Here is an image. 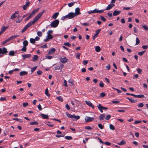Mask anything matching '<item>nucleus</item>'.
Listing matches in <instances>:
<instances>
[{
    "label": "nucleus",
    "mask_w": 148,
    "mask_h": 148,
    "mask_svg": "<svg viewBox=\"0 0 148 148\" xmlns=\"http://www.w3.org/2000/svg\"><path fill=\"white\" fill-rule=\"evenodd\" d=\"M45 11L44 10L42 12H40L37 14L34 18L33 21H30L21 30L22 33H23L29 27L32 25H33L39 19L41 18L43 14Z\"/></svg>",
    "instance_id": "f257e3e1"
},
{
    "label": "nucleus",
    "mask_w": 148,
    "mask_h": 148,
    "mask_svg": "<svg viewBox=\"0 0 148 148\" xmlns=\"http://www.w3.org/2000/svg\"><path fill=\"white\" fill-rule=\"evenodd\" d=\"M80 14V9L78 7L75 9V12L74 13L71 12L67 15H65V18L72 19Z\"/></svg>",
    "instance_id": "f03ea898"
},
{
    "label": "nucleus",
    "mask_w": 148,
    "mask_h": 148,
    "mask_svg": "<svg viewBox=\"0 0 148 148\" xmlns=\"http://www.w3.org/2000/svg\"><path fill=\"white\" fill-rule=\"evenodd\" d=\"M59 23V20H56L51 23L50 26L51 27H56L57 26Z\"/></svg>",
    "instance_id": "7ed1b4c3"
},
{
    "label": "nucleus",
    "mask_w": 148,
    "mask_h": 148,
    "mask_svg": "<svg viewBox=\"0 0 148 148\" xmlns=\"http://www.w3.org/2000/svg\"><path fill=\"white\" fill-rule=\"evenodd\" d=\"M18 35H14L11 36L10 37L7 39L6 40H5L3 42V44H5L7 42H9L10 40H12L14 38L18 37Z\"/></svg>",
    "instance_id": "20e7f679"
},
{
    "label": "nucleus",
    "mask_w": 148,
    "mask_h": 148,
    "mask_svg": "<svg viewBox=\"0 0 148 148\" xmlns=\"http://www.w3.org/2000/svg\"><path fill=\"white\" fill-rule=\"evenodd\" d=\"M39 9V8H38L37 9L34 10L33 11H32V12L29 14V16L31 18H32L33 16H34L35 14L38 12Z\"/></svg>",
    "instance_id": "39448f33"
},
{
    "label": "nucleus",
    "mask_w": 148,
    "mask_h": 148,
    "mask_svg": "<svg viewBox=\"0 0 148 148\" xmlns=\"http://www.w3.org/2000/svg\"><path fill=\"white\" fill-rule=\"evenodd\" d=\"M94 118L90 117L89 116H86L85 119L86 122H88L93 121L94 120Z\"/></svg>",
    "instance_id": "423d86ee"
},
{
    "label": "nucleus",
    "mask_w": 148,
    "mask_h": 148,
    "mask_svg": "<svg viewBox=\"0 0 148 148\" xmlns=\"http://www.w3.org/2000/svg\"><path fill=\"white\" fill-rule=\"evenodd\" d=\"M8 52L7 49L3 47L2 49L0 48V54H6Z\"/></svg>",
    "instance_id": "0eeeda50"
},
{
    "label": "nucleus",
    "mask_w": 148,
    "mask_h": 148,
    "mask_svg": "<svg viewBox=\"0 0 148 148\" xmlns=\"http://www.w3.org/2000/svg\"><path fill=\"white\" fill-rule=\"evenodd\" d=\"M100 29H98L95 31V33L93 37V39L94 40L98 36V34L101 31Z\"/></svg>",
    "instance_id": "6e6552de"
},
{
    "label": "nucleus",
    "mask_w": 148,
    "mask_h": 148,
    "mask_svg": "<svg viewBox=\"0 0 148 148\" xmlns=\"http://www.w3.org/2000/svg\"><path fill=\"white\" fill-rule=\"evenodd\" d=\"M95 13H101L102 12H103L104 10H99L97 8H95L94 10Z\"/></svg>",
    "instance_id": "1a4fd4ad"
},
{
    "label": "nucleus",
    "mask_w": 148,
    "mask_h": 148,
    "mask_svg": "<svg viewBox=\"0 0 148 148\" xmlns=\"http://www.w3.org/2000/svg\"><path fill=\"white\" fill-rule=\"evenodd\" d=\"M114 4L110 3L108 5L105 9H103V10H104V11L105 10H110L114 6Z\"/></svg>",
    "instance_id": "9d476101"
},
{
    "label": "nucleus",
    "mask_w": 148,
    "mask_h": 148,
    "mask_svg": "<svg viewBox=\"0 0 148 148\" xmlns=\"http://www.w3.org/2000/svg\"><path fill=\"white\" fill-rule=\"evenodd\" d=\"M86 104L89 106L91 107L92 108H94V106L92 104V103L90 101H85Z\"/></svg>",
    "instance_id": "9b49d317"
},
{
    "label": "nucleus",
    "mask_w": 148,
    "mask_h": 148,
    "mask_svg": "<svg viewBox=\"0 0 148 148\" xmlns=\"http://www.w3.org/2000/svg\"><path fill=\"white\" fill-rule=\"evenodd\" d=\"M121 12L120 10H115L113 12V15L114 16H116L120 14Z\"/></svg>",
    "instance_id": "f8f14e48"
},
{
    "label": "nucleus",
    "mask_w": 148,
    "mask_h": 148,
    "mask_svg": "<svg viewBox=\"0 0 148 148\" xmlns=\"http://www.w3.org/2000/svg\"><path fill=\"white\" fill-rule=\"evenodd\" d=\"M22 56L23 57V60H24L25 58H27L30 57L31 56V55L30 54H26L23 55Z\"/></svg>",
    "instance_id": "ddd939ff"
},
{
    "label": "nucleus",
    "mask_w": 148,
    "mask_h": 148,
    "mask_svg": "<svg viewBox=\"0 0 148 148\" xmlns=\"http://www.w3.org/2000/svg\"><path fill=\"white\" fill-rule=\"evenodd\" d=\"M80 118V116H75L73 115V118L72 119L73 121H75L79 119Z\"/></svg>",
    "instance_id": "4468645a"
},
{
    "label": "nucleus",
    "mask_w": 148,
    "mask_h": 148,
    "mask_svg": "<svg viewBox=\"0 0 148 148\" xmlns=\"http://www.w3.org/2000/svg\"><path fill=\"white\" fill-rule=\"evenodd\" d=\"M97 107L98 108V109L100 110V112L101 113H102L103 112V106H101L100 104H99L97 106Z\"/></svg>",
    "instance_id": "2eb2a0df"
},
{
    "label": "nucleus",
    "mask_w": 148,
    "mask_h": 148,
    "mask_svg": "<svg viewBox=\"0 0 148 148\" xmlns=\"http://www.w3.org/2000/svg\"><path fill=\"white\" fill-rule=\"evenodd\" d=\"M30 3L28 2L26 3V4L23 6V9L24 10H25L27 7L29 6Z\"/></svg>",
    "instance_id": "dca6fc26"
},
{
    "label": "nucleus",
    "mask_w": 148,
    "mask_h": 148,
    "mask_svg": "<svg viewBox=\"0 0 148 148\" xmlns=\"http://www.w3.org/2000/svg\"><path fill=\"white\" fill-rule=\"evenodd\" d=\"M16 53V52L11 50L9 52L8 54L10 56H14L15 55V54Z\"/></svg>",
    "instance_id": "f3484780"
},
{
    "label": "nucleus",
    "mask_w": 148,
    "mask_h": 148,
    "mask_svg": "<svg viewBox=\"0 0 148 148\" xmlns=\"http://www.w3.org/2000/svg\"><path fill=\"white\" fill-rule=\"evenodd\" d=\"M56 51V49L54 48H53L51 49V50L49 51L48 52V54H53Z\"/></svg>",
    "instance_id": "a211bd4d"
},
{
    "label": "nucleus",
    "mask_w": 148,
    "mask_h": 148,
    "mask_svg": "<svg viewBox=\"0 0 148 148\" xmlns=\"http://www.w3.org/2000/svg\"><path fill=\"white\" fill-rule=\"evenodd\" d=\"M40 115L44 119H49V117L47 115H45L42 114H40Z\"/></svg>",
    "instance_id": "6ab92c4d"
},
{
    "label": "nucleus",
    "mask_w": 148,
    "mask_h": 148,
    "mask_svg": "<svg viewBox=\"0 0 148 148\" xmlns=\"http://www.w3.org/2000/svg\"><path fill=\"white\" fill-rule=\"evenodd\" d=\"M105 117V116L104 114H101L99 117V119L101 120H104Z\"/></svg>",
    "instance_id": "aec40b11"
},
{
    "label": "nucleus",
    "mask_w": 148,
    "mask_h": 148,
    "mask_svg": "<svg viewBox=\"0 0 148 148\" xmlns=\"http://www.w3.org/2000/svg\"><path fill=\"white\" fill-rule=\"evenodd\" d=\"M68 83H69V85L70 86L73 85V81L72 79H70L68 80Z\"/></svg>",
    "instance_id": "412c9836"
},
{
    "label": "nucleus",
    "mask_w": 148,
    "mask_h": 148,
    "mask_svg": "<svg viewBox=\"0 0 148 148\" xmlns=\"http://www.w3.org/2000/svg\"><path fill=\"white\" fill-rule=\"evenodd\" d=\"M58 14L59 13L58 12H57L55 13L52 16L53 18L55 19H56L58 16Z\"/></svg>",
    "instance_id": "4be33fe9"
},
{
    "label": "nucleus",
    "mask_w": 148,
    "mask_h": 148,
    "mask_svg": "<svg viewBox=\"0 0 148 148\" xmlns=\"http://www.w3.org/2000/svg\"><path fill=\"white\" fill-rule=\"evenodd\" d=\"M95 50L96 52H98L100 51L101 48L99 46H96L95 47Z\"/></svg>",
    "instance_id": "5701e85b"
},
{
    "label": "nucleus",
    "mask_w": 148,
    "mask_h": 148,
    "mask_svg": "<svg viewBox=\"0 0 148 148\" xmlns=\"http://www.w3.org/2000/svg\"><path fill=\"white\" fill-rule=\"evenodd\" d=\"M135 97L136 98H142L144 97V95L142 94H140L138 95H135Z\"/></svg>",
    "instance_id": "b1692460"
},
{
    "label": "nucleus",
    "mask_w": 148,
    "mask_h": 148,
    "mask_svg": "<svg viewBox=\"0 0 148 148\" xmlns=\"http://www.w3.org/2000/svg\"><path fill=\"white\" fill-rule=\"evenodd\" d=\"M20 75L21 76H23L27 74V72L26 71H21L20 73Z\"/></svg>",
    "instance_id": "393cba45"
},
{
    "label": "nucleus",
    "mask_w": 148,
    "mask_h": 148,
    "mask_svg": "<svg viewBox=\"0 0 148 148\" xmlns=\"http://www.w3.org/2000/svg\"><path fill=\"white\" fill-rule=\"evenodd\" d=\"M126 99L129 100V101L132 103H134L136 102V101L132 98H130L129 97H127Z\"/></svg>",
    "instance_id": "a878e982"
},
{
    "label": "nucleus",
    "mask_w": 148,
    "mask_h": 148,
    "mask_svg": "<svg viewBox=\"0 0 148 148\" xmlns=\"http://www.w3.org/2000/svg\"><path fill=\"white\" fill-rule=\"evenodd\" d=\"M8 26L6 27L5 26H3L1 28V31L3 32L8 28Z\"/></svg>",
    "instance_id": "bb28decb"
},
{
    "label": "nucleus",
    "mask_w": 148,
    "mask_h": 148,
    "mask_svg": "<svg viewBox=\"0 0 148 148\" xmlns=\"http://www.w3.org/2000/svg\"><path fill=\"white\" fill-rule=\"evenodd\" d=\"M66 115L69 118L72 119L73 116V115H71L68 112H66Z\"/></svg>",
    "instance_id": "cd10ccee"
},
{
    "label": "nucleus",
    "mask_w": 148,
    "mask_h": 148,
    "mask_svg": "<svg viewBox=\"0 0 148 148\" xmlns=\"http://www.w3.org/2000/svg\"><path fill=\"white\" fill-rule=\"evenodd\" d=\"M126 142L125 141L122 140L120 143H118V144L119 145H122L125 144Z\"/></svg>",
    "instance_id": "c85d7f7f"
},
{
    "label": "nucleus",
    "mask_w": 148,
    "mask_h": 148,
    "mask_svg": "<svg viewBox=\"0 0 148 148\" xmlns=\"http://www.w3.org/2000/svg\"><path fill=\"white\" fill-rule=\"evenodd\" d=\"M28 42L27 40H25L23 42V46L26 47L28 45Z\"/></svg>",
    "instance_id": "c756f323"
},
{
    "label": "nucleus",
    "mask_w": 148,
    "mask_h": 148,
    "mask_svg": "<svg viewBox=\"0 0 148 148\" xmlns=\"http://www.w3.org/2000/svg\"><path fill=\"white\" fill-rule=\"evenodd\" d=\"M45 94L48 97H49L50 95V94H49L48 90L47 88H46L45 89Z\"/></svg>",
    "instance_id": "7c9ffc66"
},
{
    "label": "nucleus",
    "mask_w": 148,
    "mask_h": 148,
    "mask_svg": "<svg viewBox=\"0 0 148 148\" xmlns=\"http://www.w3.org/2000/svg\"><path fill=\"white\" fill-rule=\"evenodd\" d=\"M13 120H16L19 122H23V120L22 119L18 118H13Z\"/></svg>",
    "instance_id": "2f4dec72"
},
{
    "label": "nucleus",
    "mask_w": 148,
    "mask_h": 148,
    "mask_svg": "<svg viewBox=\"0 0 148 148\" xmlns=\"http://www.w3.org/2000/svg\"><path fill=\"white\" fill-rule=\"evenodd\" d=\"M110 129L112 130H114L115 129L114 126L112 124L110 125Z\"/></svg>",
    "instance_id": "473e14b6"
},
{
    "label": "nucleus",
    "mask_w": 148,
    "mask_h": 148,
    "mask_svg": "<svg viewBox=\"0 0 148 148\" xmlns=\"http://www.w3.org/2000/svg\"><path fill=\"white\" fill-rule=\"evenodd\" d=\"M38 124V123L36 121H34L30 123V124L31 125H37Z\"/></svg>",
    "instance_id": "72a5a7b5"
},
{
    "label": "nucleus",
    "mask_w": 148,
    "mask_h": 148,
    "mask_svg": "<svg viewBox=\"0 0 148 148\" xmlns=\"http://www.w3.org/2000/svg\"><path fill=\"white\" fill-rule=\"evenodd\" d=\"M73 138L72 137L70 136H66L65 139L67 140H71Z\"/></svg>",
    "instance_id": "f704fd0d"
},
{
    "label": "nucleus",
    "mask_w": 148,
    "mask_h": 148,
    "mask_svg": "<svg viewBox=\"0 0 148 148\" xmlns=\"http://www.w3.org/2000/svg\"><path fill=\"white\" fill-rule=\"evenodd\" d=\"M140 41L139 39L138 38H136V45H138L140 43Z\"/></svg>",
    "instance_id": "c9c22d12"
},
{
    "label": "nucleus",
    "mask_w": 148,
    "mask_h": 148,
    "mask_svg": "<svg viewBox=\"0 0 148 148\" xmlns=\"http://www.w3.org/2000/svg\"><path fill=\"white\" fill-rule=\"evenodd\" d=\"M81 55V53H77L76 58L77 59H79Z\"/></svg>",
    "instance_id": "e433bc0d"
},
{
    "label": "nucleus",
    "mask_w": 148,
    "mask_h": 148,
    "mask_svg": "<svg viewBox=\"0 0 148 148\" xmlns=\"http://www.w3.org/2000/svg\"><path fill=\"white\" fill-rule=\"evenodd\" d=\"M145 52V51H143L141 52H138V54L140 56H142L144 53Z\"/></svg>",
    "instance_id": "4c0bfd02"
},
{
    "label": "nucleus",
    "mask_w": 148,
    "mask_h": 148,
    "mask_svg": "<svg viewBox=\"0 0 148 148\" xmlns=\"http://www.w3.org/2000/svg\"><path fill=\"white\" fill-rule=\"evenodd\" d=\"M35 39H33L32 38H31L30 39V42L32 43V44H34L35 43Z\"/></svg>",
    "instance_id": "58836bf2"
},
{
    "label": "nucleus",
    "mask_w": 148,
    "mask_h": 148,
    "mask_svg": "<svg viewBox=\"0 0 148 148\" xmlns=\"http://www.w3.org/2000/svg\"><path fill=\"white\" fill-rule=\"evenodd\" d=\"M38 56L36 55H34V56L33 60V61H36L38 60Z\"/></svg>",
    "instance_id": "ea45409f"
},
{
    "label": "nucleus",
    "mask_w": 148,
    "mask_h": 148,
    "mask_svg": "<svg viewBox=\"0 0 148 148\" xmlns=\"http://www.w3.org/2000/svg\"><path fill=\"white\" fill-rule=\"evenodd\" d=\"M47 38L49 39H51L53 38V36L50 34H47Z\"/></svg>",
    "instance_id": "a19ab883"
},
{
    "label": "nucleus",
    "mask_w": 148,
    "mask_h": 148,
    "mask_svg": "<svg viewBox=\"0 0 148 148\" xmlns=\"http://www.w3.org/2000/svg\"><path fill=\"white\" fill-rule=\"evenodd\" d=\"M57 99L60 101H62L63 99V98L61 96H59L56 97Z\"/></svg>",
    "instance_id": "79ce46f5"
},
{
    "label": "nucleus",
    "mask_w": 148,
    "mask_h": 148,
    "mask_svg": "<svg viewBox=\"0 0 148 148\" xmlns=\"http://www.w3.org/2000/svg\"><path fill=\"white\" fill-rule=\"evenodd\" d=\"M26 47L23 46V48H22L21 49V50L23 51L26 52Z\"/></svg>",
    "instance_id": "37998d69"
},
{
    "label": "nucleus",
    "mask_w": 148,
    "mask_h": 148,
    "mask_svg": "<svg viewBox=\"0 0 148 148\" xmlns=\"http://www.w3.org/2000/svg\"><path fill=\"white\" fill-rule=\"evenodd\" d=\"M137 71L138 73L140 74L142 72V70L140 68H138L137 69Z\"/></svg>",
    "instance_id": "c03bdc74"
},
{
    "label": "nucleus",
    "mask_w": 148,
    "mask_h": 148,
    "mask_svg": "<svg viewBox=\"0 0 148 148\" xmlns=\"http://www.w3.org/2000/svg\"><path fill=\"white\" fill-rule=\"evenodd\" d=\"M37 66H35L34 67L32 68L31 71L32 73H33L34 71L37 69Z\"/></svg>",
    "instance_id": "a18cd8bd"
},
{
    "label": "nucleus",
    "mask_w": 148,
    "mask_h": 148,
    "mask_svg": "<svg viewBox=\"0 0 148 148\" xmlns=\"http://www.w3.org/2000/svg\"><path fill=\"white\" fill-rule=\"evenodd\" d=\"M75 3L73 2H71L70 3H69L68 4V5L69 7H71L73 6L74 4Z\"/></svg>",
    "instance_id": "49530a36"
},
{
    "label": "nucleus",
    "mask_w": 148,
    "mask_h": 148,
    "mask_svg": "<svg viewBox=\"0 0 148 148\" xmlns=\"http://www.w3.org/2000/svg\"><path fill=\"white\" fill-rule=\"evenodd\" d=\"M16 17V16L15 14H13L12 15L11 17H10V19L12 20L14 19Z\"/></svg>",
    "instance_id": "de8ad7c7"
},
{
    "label": "nucleus",
    "mask_w": 148,
    "mask_h": 148,
    "mask_svg": "<svg viewBox=\"0 0 148 148\" xmlns=\"http://www.w3.org/2000/svg\"><path fill=\"white\" fill-rule=\"evenodd\" d=\"M100 17L102 21H105L106 20V19L105 18V17L102 16H100Z\"/></svg>",
    "instance_id": "09e8293b"
},
{
    "label": "nucleus",
    "mask_w": 148,
    "mask_h": 148,
    "mask_svg": "<svg viewBox=\"0 0 148 148\" xmlns=\"http://www.w3.org/2000/svg\"><path fill=\"white\" fill-rule=\"evenodd\" d=\"M138 106L139 108H142L144 106V104L143 103H140L138 105Z\"/></svg>",
    "instance_id": "8fccbe9b"
},
{
    "label": "nucleus",
    "mask_w": 148,
    "mask_h": 148,
    "mask_svg": "<svg viewBox=\"0 0 148 148\" xmlns=\"http://www.w3.org/2000/svg\"><path fill=\"white\" fill-rule=\"evenodd\" d=\"M37 34L40 37L42 36V33L40 31H38L37 32Z\"/></svg>",
    "instance_id": "3c124183"
},
{
    "label": "nucleus",
    "mask_w": 148,
    "mask_h": 148,
    "mask_svg": "<svg viewBox=\"0 0 148 148\" xmlns=\"http://www.w3.org/2000/svg\"><path fill=\"white\" fill-rule=\"evenodd\" d=\"M98 126L101 129H102L103 128V126L101 124H99Z\"/></svg>",
    "instance_id": "603ef678"
},
{
    "label": "nucleus",
    "mask_w": 148,
    "mask_h": 148,
    "mask_svg": "<svg viewBox=\"0 0 148 148\" xmlns=\"http://www.w3.org/2000/svg\"><path fill=\"white\" fill-rule=\"evenodd\" d=\"M28 106V103H23V106L24 107H26L27 106Z\"/></svg>",
    "instance_id": "864d4df0"
},
{
    "label": "nucleus",
    "mask_w": 148,
    "mask_h": 148,
    "mask_svg": "<svg viewBox=\"0 0 148 148\" xmlns=\"http://www.w3.org/2000/svg\"><path fill=\"white\" fill-rule=\"evenodd\" d=\"M111 117V116L110 115H108L106 116V119L107 120H109Z\"/></svg>",
    "instance_id": "5fc2aeb1"
},
{
    "label": "nucleus",
    "mask_w": 148,
    "mask_h": 148,
    "mask_svg": "<svg viewBox=\"0 0 148 148\" xmlns=\"http://www.w3.org/2000/svg\"><path fill=\"white\" fill-rule=\"evenodd\" d=\"M65 107L68 110H69L70 109V107L69 106L68 104H66L65 105Z\"/></svg>",
    "instance_id": "6e6d98bb"
},
{
    "label": "nucleus",
    "mask_w": 148,
    "mask_h": 148,
    "mask_svg": "<svg viewBox=\"0 0 148 148\" xmlns=\"http://www.w3.org/2000/svg\"><path fill=\"white\" fill-rule=\"evenodd\" d=\"M138 74H136L135 75H134L133 78L134 79H135L138 78Z\"/></svg>",
    "instance_id": "4d7b16f0"
},
{
    "label": "nucleus",
    "mask_w": 148,
    "mask_h": 148,
    "mask_svg": "<svg viewBox=\"0 0 148 148\" xmlns=\"http://www.w3.org/2000/svg\"><path fill=\"white\" fill-rule=\"evenodd\" d=\"M85 129L88 130H90L92 129V128L90 126H86L85 127Z\"/></svg>",
    "instance_id": "13d9d810"
},
{
    "label": "nucleus",
    "mask_w": 148,
    "mask_h": 148,
    "mask_svg": "<svg viewBox=\"0 0 148 148\" xmlns=\"http://www.w3.org/2000/svg\"><path fill=\"white\" fill-rule=\"evenodd\" d=\"M142 27L144 28V29L145 30H148V27L146 25H143Z\"/></svg>",
    "instance_id": "bf43d9fd"
},
{
    "label": "nucleus",
    "mask_w": 148,
    "mask_h": 148,
    "mask_svg": "<svg viewBox=\"0 0 148 148\" xmlns=\"http://www.w3.org/2000/svg\"><path fill=\"white\" fill-rule=\"evenodd\" d=\"M99 86L101 87H102L103 86H104V84H103V82H100V83H99Z\"/></svg>",
    "instance_id": "052dcab7"
},
{
    "label": "nucleus",
    "mask_w": 148,
    "mask_h": 148,
    "mask_svg": "<svg viewBox=\"0 0 148 148\" xmlns=\"http://www.w3.org/2000/svg\"><path fill=\"white\" fill-rule=\"evenodd\" d=\"M142 122V121H136L134 122V123L135 124H137L138 123H141Z\"/></svg>",
    "instance_id": "680f3d73"
},
{
    "label": "nucleus",
    "mask_w": 148,
    "mask_h": 148,
    "mask_svg": "<svg viewBox=\"0 0 148 148\" xmlns=\"http://www.w3.org/2000/svg\"><path fill=\"white\" fill-rule=\"evenodd\" d=\"M55 69L58 70L60 69V66H59L56 65L54 66Z\"/></svg>",
    "instance_id": "e2e57ef3"
},
{
    "label": "nucleus",
    "mask_w": 148,
    "mask_h": 148,
    "mask_svg": "<svg viewBox=\"0 0 148 148\" xmlns=\"http://www.w3.org/2000/svg\"><path fill=\"white\" fill-rule=\"evenodd\" d=\"M65 46H66L68 47H71V44H70L69 42H67L66 43H65Z\"/></svg>",
    "instance_id": "0e129e2a"
},
{
    "label": "nucleus",
    "mask_w": 148,
    "mask_h": 148,
    "mask_svg": "<svg viewBox=\"0 0 148 148\" xmlns=\"http://www.w3.org/2000/svg\"><path fill=\"white\" fill-rule=\"evenodd\" d=\"M60 62L62 63H64L65 62V58H61L60 59Z\"/></svg>",
    "instance_id": "69168bd1"
},
{
    "label": "nucleus",
    "mask_w": 148,
    "mask_h": 148,
    "mask_svg": "<svg viewBox=\"0 0 148 148\" xmlns=\"http://www.w3.org/2000/svg\"><path fill=\"white\" fill-rule=\"evenodd\" d=\"M104 144L108 146L110 145H111V143L109 142H106Z\"/></svg>",
    "instance_id": "338daca9"
},
{
    "label": "nucleus",
    "mask_w": 148,
    "mask_h": 148,
    "mask_svg": "<svg viewBox=\"0 0 148 148\" xmlns=\"http://www.w3.org/2000/svg\"><path fill=\"white\" fill-rule=\"evenodd\" d=\"M148 47V46L147 45H143L142 47V48L144 49H146Z\"/></svg>",
    "instance_id": "774afa93"
}]
</instances>
